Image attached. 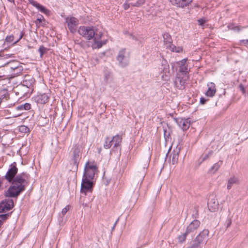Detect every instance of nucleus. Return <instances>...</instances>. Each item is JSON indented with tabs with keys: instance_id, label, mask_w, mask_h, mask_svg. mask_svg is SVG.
<instances>
[{
	"instance_id": "obj_1",
	"label": "nucleus",
	"mask_w": 248,
	"mask_h": 248,
	"mask_svg": "<svg viewBox=\"0 0 248 248\" xmlns=\"http://www.w3.org/2000/svg\"><path fill=\"white\" fill-rule=\"evenodd\" d=\"M18 169L16 164L14 162L10 165V168L7 172L5 177L9 182H12V185L9 187L6 193V196L16 197L20 193L24 191L25 186L28 184V175L23 173L16 175Z\"/></svg>"
},
{
	"instance_id": "obj_2",
	"label": "nucleus",
	"mask_w": 248,
	"mask_h": 248,
	"mask_svg": "<svg viewBox=\"0 0 248 248\" xmlns=\"http://www.w3.org/2000/svg\"><path fill=\"white\" fill-rule=\"evenodd\" d=\"M97 169L96 165L91 164L89 162H87L85 166V171L83 178L90 180L93 179L97 171Z\"/></svg>"
},
{
	"instance_id": "obj_3",
	"label": "nucleus",
	"mask_w": 248,
	"mask_h": 248,
	"mask_svg": "<svg viewBox=\"0 0 248 248\" xmlns=\"http://www.w3.org/2000/svg\"><path fill=\"white\" fill-rule=\"evenodd\" d=\"M209 235V231L207 229H204L195 238L194 241L196 247H198L202 244H205L207 238Z\"/></svg>"
},
{
	"instance_id": "obj_4",
	"label": "nucleus",
	"mask_w": 248,
	"mask_h": 248,
	"mask_svg": "<svg viewBox=\"0 0 248 248\" xmlns=\"http://www.w3.org/2000/svg\"><path fill=\"white\" fill-rule=\"evenodd\" d=\"M92 180L83 178L81 183V192L86 194L88 192H91L93 188Z\"/></svg>"
},
{
	"instance_id": "obj_5",
	"label": "nucleus",
	"mask_w": 248,
	"mask_h": 248,
	"mask_svg": "<svg viewBox=\"0 0 248 248\" xmlns=\"http://www.w3.org/2000/svg\"><path fill=\"white\" fill-rule=\"evenodd\" d=\"M14 207L13 200L7 199L0 203V213L6 212L9 211Z\"/></svg>"
},
{
	"instance_id": "obj_6",
	"label": "nucleus",
	"mask_w": 248,
	"mask_h": 248,
	"mask_svg": "<svg viewBox=\"0 0 248 248\" xmlns=\"http://www.w3.org/2000/svg\"><path fill=\"white\" fill-rule=\"evenodd\" d=\"M187 78L186 75H181L180 74H178L174 82L176 87L179 89H184Z\"/></svg>"
},
{
	"instance_id": "obj_7",
	"label": "nucleus",
	"mask_w": 248,
	"mask_h": 248,
	"mask_svg": "<svg viewBox=\"0 0 248 248\" xmlns=\"http://www.w3.org/2000/svg\"><path fill=\"white\" fill-rule=\"evenodd\" d=\"M117 60L119 61L120 65L123 66H125L129 62V57L126 56L125 50L124 49L121 50L117 56Z\"/></svg>"
},
{
	"instance_id": "obj_8",
	"label": "nucleus",
	"mask_w": 248,
	"mask_h": 248,
	"mask_svg": "<svg viewBox=\"0 0 248 248\" xmlns=\"http://www.w3.org/2000/svg\"><path fill=\"white\" fill-rule=\"evenodd\" d=\"M68 29L72 31L75 30L78 25V20L73 16H67L65 18Z\"/></svg>"
},
{
	"instance_id": "obj_9",
	"label": "nucleus",
	"mask_w": 248,
	"mask_h": 248,
	"mask_svg": "<svg viewBox=\"0 0 248 248\" xmlns=\"http://www.w3.org/2000/svg\"><path fill=\"white\" fill-rule=\"evenodd\" d=\"M103 35L102 32H95L92 34V39L94 43L97 44V47L98 48L101 47L103 45L106 43V40H100Z\"/></svg>"
},
{
	"instance_id": "obj_10",
	"label": "nucleus",
	"mask_w": 248,
	"mask_h": 248,
	"mask_svg": "<svg viewBox=\"0 0 248 248\" xmlns=\"http://www.w3.org/2000/svg\"><path fill=\"white\" fill-rule=\"evenodd\" d=\"M175 121L179 126L183 130H186L190 125V121L189 119L182 118H175Z\"/></svg>"
},
{
	"instance_id": "obj_11",
	"label": "nucleus",
	"mask_w": 248,
	"mask_h": 248,
	"mask_svg": "<svg viewBox=\"0 0 248 248\" xmlns=\"http://www.w3.org/2000/svg\"><path fill=\"white\" fill-rule=\"evenodd\" d=\"M72 160L76 167H78L80 154V147L79 145H75L72 149Z\"/></svg>"
},
{
	"instance_id": "obj_12",
	"label": "nucleus",
	"mask_w": 248,
	"mask_h": 248,
	"mask_svg": "<svg viewBox=\"0 0 248 248\" xmlns=\"http://www.w3.org/2000/svg\"><path fill=\"white\" fill-rule=\"evenodd\" d=\"M200 222L198 220H194L186 227V232L188 234L196 231L200 225Z\"/></svg>"
},
{
	"instance_id": "obj_13",
	"label": "nucleus",
	"mask_w": 248,
	"mask_h": 248,
	"mask_svg": "<svg viewBox=\"0 0 248 248\" xmlns=\"http://www.w3.org/2000/svg\"><path fill=\"white\" fill-rule=\"evenodd\" d=\"M208 207L210 211L214 212L218 209L219 203L217 199L213 198L209 200L208 202Z\"/></svg>"
},
{
	"instance_id": "obj_14",
	"label": "nucleus",
	"mask_w": 248,
	"mask_h": 248,
	"mask_svg": "<svg viewBox=\"0 0 248 248\" xmlns=\"http://www.w3.org/2000/svg\"><path fill=\"white\" fill-rule=\"evenodd\" d=\"M149 163V159H146L145 161L143 166L142 167V168L140 169V170L141 171L140 172V174L139 175H138L137 176H138L139 177V182H140V185H141V184L144 179V176L145 175L146 170L148 167Z\"/></svg>"
},
{
	"instance_id": "obj_15",
	"label": "nucleus",
	"mask_w": 248,
	"mask_h": 248,
	"mask_svg": "<svg viewBox=\"0 0 248 248\" xmlns=\"http://www.w3.org/2000/svg\"><path fill=\"white\" fill-rule=\"evenodd\" d=\"M30 3L32 4L33 6L36 7L38 10L41 12L43 13H44L46 15H49L50 13V11L46 9L44 6L40 4L37 2L34 1V0H30Z\"/></svg>"
},
{
	"instance_id": "obj_16",
	"label": "nucleus",
	"mask_w": 248,
	"mask_h": 248,
	"mask_svg": "<svg viewBox=\"0 0 248 248\" xmlns=\"http://www.w3.org/2000/svg\"><path fill=\"white\" fill-rule=\"evenodd\" d=\"M178 64L180 67L179 74L181 75H186L188 72L187 65L186 64V60L185 59L182 60L178 62Z\"/></svg>"
},
{
	"instance_id": "obj_17",
	"label": "nucleus",
	"mask_w": 248,
	"mask_h": 248,
	"mask_svg": "<svg viewBox=\"0 0 248 248\" xmlns=\"http://www.w3.org/2000/svg\"><path fill=\"white\" fill-rule=\"evenodd\" d=\"M180 152V148L176 147L170 155V158H171L172 164L175 165L177 163L179 154Z\"/></svg>"
},
{
	"instance_id": "obj_18",
	"label": "nucleus",
	"mask_w": 248,
	"mask_h": 248,
	"mask_svg": "<svg viewBox=\"0 0 248 248\" xmlns=\"http://www.w3.org/2000/svg\"><path fill=\"white\" fill-rule=\"evenodd\" d=\"M193 0H170L172 4L184 7L188 5Z\"/></svg>"
},
{
	"instance_id": "obj_19",
	"label": "nucleus",
	"mask_w": 248,
	"mask_h": 248,
	"mask_svg": "<svg viewBox=\"0 0 248 248\" xmlns=\"http://www.w3.org/2000/svg\"><path fill=\"white\" fill-rule=\"evenodd\" d=\"M207 86L208 88V90L206 92V95L209 97L214 96L216 92L215 84L212 82H210L207 84Z\"/></svg>"
},
{
	"instance_id": "obj_20",
	"label": "nucleus",
	"mask_w": 248,
	"mask_h": 248,
	"mask_svg": "<svg viewBox=\"0 0 248 248\" xmlns=\"http://www.w3.org/2000/svg\"><path fill=\"white\" fill-rule=\"evenodd\" d=\"M122 137L118 135L113 137L112 139L111 140L112 145L113 144V147L112 150H115V149H117L120 146L121 143L122 142Z\"/></svg>"
},
{
	"instance_id": "obj_21",
	"label": "nucleus",
	"mask_w": 248,
	"mask_h": 248,
	"mask_svg": "<svg viewBox=\"0 0 248 248\" xmlns=\"http://www.w3.org/2000/svg\"><path fill=\"white\" fill-rule=\"evenodd\" d=\"M101 27L97 25V26L80 27V29L81 31H98L100 30Z\"/></svg>"
},
{
	"instance_id": "obj_22",
	"label": "nucleus",
	"mask_w": 248,
	"mask_h": 248,
	"mask_svg": "<svg viewBox=\"0 0 248 248\" xmlns=\"http://www.w3.org/2000/svg\"><path fill=\"white\" fill-rule=\"evenodd\" d=\"M38 102L41 104H45L48 100V96L46 93L40 94L38 96Z\"/></svg>"
},
{
	"instance_id": "obj_23",
	"label": "nucleus",
	"mask_w": 248,
	"mask_h": 248,
	"mask_svg": "<svg viewBox=\"0 0 248 248\" xmlns=\"http://www.w3.org/2000/svg\"><path fill=\"white\" fill-rule=\"evenodd\" d=\"M238 180L237 178L234 176L232 177H231L228 181L227 188L228 189H230L232 188L233 185L237 184L238 183Z\"/></svg>"
},
{
	"instance_id": "obj_24",
	"label": "nucleus",
	"mask_w": 248,
	"mask_h": 248,
	"mask_svg": "<svg viewBox=\"0 0 248 248\" xmlns=\"http://www.w3.org/2000/svg\"><path fill=\"white\" fill-rule=\"evenodd\" d=\"M162 35L165 43L170 44L172 42L171 36L168 32H165Z\"/></svg>"
},
{
	"instance_id": "obj_25",
	"label": "nucleus",
	"mask_w": 248,
	"mask_h": 248,
	"mask_svg": "<svg viewBox=\"0 0 248 248\" xmlns=\"http://www.w3.org/2000/svg\"><path fill=\"white\" fill-rule=\"evenodd\" d=\"M80 34L82 35L83 37H84L87 40H90L92 39V34L93 33H95V32H79Z\"/></svg>"
},
{
	"instance_id": "obj_26",
	"label": "nucleus",
	"mask_w": 248,
	"mask_h": 248,
	"mask_svg": "<svg viewBox=\"0 0 248 248\" xmlns=\"http://www.w3.org/2000/svg\"><path fill=\"white\" fill-rule=\"evenodd\" d=\"M222 164V161H219L215 163L211 168L210 171L213 173L216 172L220 168Z\"/></svg>"
},
{
	"instance_id": "obj_27",
	"label": "nucleus",
	"mask_w": 248,
	"mask_h": 248,
	"mask_svg": "<svg viewBox=\"0 0 248 248\" xmlns=\"http://www.w3.org/2000/svg\"><path fill=\"white\" fill-rule=\"evenodd\" d=\"M170 49L173 52H182L183 50L182 47L179 46H175L172 44H171L170 46Z\"/></svg>"
},
{
	"instance_id": "obj_28",
	"label": "nucleus",
	"mask_w": 248,
	"mask_h": 248,
	"mask_svg": "<svg viewBox=\"0 0 248 248\" xmlns=\"http://www.w3.org/2000/svg\"><path fill=\"white\" fill-rule=\"evenodd\" d=\"M145 2V0H138L135 3H130L131 6L134 7H140L144 4Z\"/></svg>"
},
{
	"instance_id": "obj_29",
	"label": "nucleus",
	"mask_w": 248,
	"mask_h": 248,
	"mask_svg": "<svg viewBox=\"0 0 248 248\" xmlns=\"http://www.w3.org/2000/svg\"><path fill=\"white\" fill-rule=\"evenodd\" d=\"M112 145V140H110L108 138H107L104 144V147L105 149H109Z\"/></svg>"
},
{
	"instance_id": "obj_30",
	"label": "nucleus",
	"mask_w": 248,
	"mask_h": 248,
	"mask_svg": "<svg viewBox=\"0 0 248 248\" xmlns=\"http://www.w3.org/2000/svg\"><path fill=\"white\" fill-rule=\"evenodd\" d=\"M187 234L188 233H186V231L185 233H183L182 235H179L178 237L179 242L180 243H183L185 241Z\"/></svg>"
},
{
	"instance_id": "obj_31",
	"label": "nucleus",
	"mask_w": 248,
	"mask_h": 248,
	"mask_svg": "<svg viewBox=\"0 0 248 248\" xmlns=\"http://www.w3.org/2000/svg\"><path fill=\"white\" fill-rule=\"evenodd\" d=\"M228 30H233L234 31H238L241 29L239 26H234L233 24H230L228 26Z\"/></svg>"
},
{
	"instance_id": "obj_32",
	"label": "nucleus",
	"mask_w": 248,
	"mask_h": 248,
	"mask_svg": "<svg viewBox=\"0 0 248 248\" xmlns=\"http://www.w3.org/2000/svg\"><path fill=\"white\" fill-rule=\"evenodd\" d=\"M19 131L24 133H27L29 132V128L25 125H21L19 127Z\"/></svg>"
},
{
	"instance_id": "obj_33",
	"label": "nucleus",
	"mask_w": 248,
	"mask_h": 248,
	"mask_svg": "<svg viewBox=\"0 0 248 248\" xmlns=\"http://www.w3.org/2000/svg\"><path fill=\"white\" fill-rule=\"evenodd\" d=\"M38 51L40 53V57H42L43 54L46 52V48L43 46H41L38 49Z\"/></svg>"
},
{
	"instance_id": "obj_34",
	"label": "nucleus",
	"mask_w": 248,
	"mask_h": 248,
	"mask_svg": "<svg viewBox=\"0 0 248 248\" xmlns=\"http://www.w3.org/2000/svg\"><path fill=\"white\" fill-rule=\"evenodd\" d=\"M9 94L6 92V91H4V93L1 94L0 96V98H1V101L2 99L5 98L6 100H7L9 98Z\"/></svg>"
},
{
	"instance_id": "obj_35",
	"label": "nucleus",
	"mask_w": 248,
	"mask_h": 248,
	"mask_svg": "<svg viewBox=\"0 0 248 248\" xmlns=\"http://www.w3.org/2000/svg\"><path fill=\"white\" fill-rule=\"evenodd\" d=\"M14 36L12 35H9L8 36H7V37L5 39V42L7 43H12L14 41Z\"/></svg>"
},
{
	"instance_id": "obj_36",
	"label": "nucleus",
	"mask_w": 248,
	"mask_h": 248,
	"mask_svg": "<svg viewBox=\"0 0 248 248\" xmlns=\"http://www.w3.org/2000/svg\"><path fill=\"white\" fill-rule=\"evenodd\" d=\"M69 210V205H67L64 208L62 209V214L64 216L67 211Z\"/></svg>"
},
{
	"instance_id": "obj_37",
	"label": "nucleus",
	"mask_w": 248,
	"mask_h": 248,
	"mask_svg": "<svg viewBox=\"0 0 248 248\" xmlns=\"http://www.w3.org/2000/svg\"><path fill=\"white\" fill-rule=\"evenodd\" d=\"M24 110H29L31 108V105L29 103H25L23 105Z\"/></svg>"
},
{
	"instance_id": "obj_38",
	"label": "nucleus",
	"mask_w": 248,
	"mask_h": 248,
	"mask_svg": "<svg viewBox=\"0 0 248 248\" xmlns=\"http://www.w3.org/2000/svg\"><path fill=\"white\" fill-rule=\"evenodd\" d=\"M42 22V19L41 18H37L35 21L36 24L37 26H39L40 24Z\"/></svg>"
},
{
	"instance_id": "obj_39",
	"label": "nucleus",
	"mask_w": 248,
	"mask_h": 248,
	"mask_svg": "<svg viewBox=\"0 0 248 248\" xmlns=\"http://www.w3.org/2000/svg\"><path fill=\"white\" fill-rule=\"evenodd\" d=\"M199 24L200 25H203V24L205 23V20L203 19H199L198 20Z\"/></svg>"
},
{
	"instance_id": "obj_40",
	"label": "nucleus",
	"mask_w": 248,
	"mask_h": 248,
	"mask_svg": "<svg viewBox=\"0 0 248 248\" xmlns=\"http://www.w3.org/2000/svg\"><path fill=\"white\" fill-rule=\"evenodd\" d=\"M22 36H23V34H22V33H20V35H19V38H18V39H17L16 40V41H15L13 43V44H15L17 42H18V41L20 40V39L22 37Z\"/></svg>"
},
{
	"instance_id": "obj_41",
	"label": "nucleus",
	"mask_w": 248,
	"mask_h": 248,
	"mask_svg": "<svg viewBox=\"0 0 248 248\" xmlns=\"http://www.w3.org/2000/svg\"><path fill=\"white\" fill-rule=\"evenodd\" d=\"M130 4L124 3L123 5V7L125 10H127L129 8Z\"/></svg>"
},
{
	"instance_id": "obj_42",
	"label": "nucleus",
	"mask_w": 248,
	"mask_h": 248,
	"mask_svg": "<svg viewBox=\"0 0 248 248\" xmlns=\"http://www.w3.org/2000/svg\"><path fill=\"white\" fill-rule=\"evenodd\" d=\"M206 101H207V100H206L205 98H203V97H202V98H201V99H200V102H201V103L202 104H205V102H206Z\"/></svg>"
},
{
	"instance_id": "obj_43",
	"label": "nucleus",
	"mask_w": 248,
	"mask_h": 248,
	"mask_svg": "<svg viewBox=\"0 0 248 248\" xmlns=\"http://www.w3.org/2000/svg\"><path fill=\"white\" fill-rule=\"evenodd\" d=\"M239 88H240V90L242 91V93H245V89L244 87L242 85H240Z\"/></svg>"
},
{
	"instance_id": "obj_44",
	"label": "nucleus",
	"mask_w": 248,
	"mask_h": 248,
	"mask_svg": "<svg viewBox=\"0 0 248 248\" xmlns=\"http://www.w3.org/2000/svg\"><path fill=\"white\" fill-rule=\"evenodd\" d=\"M226 223H227V227H229L231 223H232V221H231V219H228L226 221Z\"/></svg>"
},
{
	"instance_id": "obj_45",
	"label": "nucleus",
	"mask_w": 248,
	"mask_h": 248,
	"mask_svg": "<svg viewBox=\"0 0 248 248\" xmlns=\"http://www.w3.org/2000/svg\"><path fill=\"white\" fill-rule=\"evenodd\" d=\"M17 108L18 109H20V110H24V107L23 106V105L20 106H18Z\"/></svg>"
},
{
	"instance_id": "obj_46",
	"label": "nucleus",
	"mask_w": 248,
	"mask_h": 248,
	"mask_svg": "<svg viewBox=\"0 0 248 248\" xmlns=\"http://www.w3.org/2000/svg\"><path fill=\"white\" fill-rule=\"evenodd\" d=\"M118 220H119V219H118L116 221V222H115V223H114V224L113 226V227H112V231L114 229V228H115V226H116V225L117 223L118 222Z\"/></svg>"
},
{
	"instance_id": "obj_47",
	"label": "nucleus",
	"mask_w": 248,
	"mask_h": 248,
	"mask_svg": "<svg viewBox=\"0 0 248 248\" xmlns=\"http://www.w3.org/2000/svg\"><path fill=\"white\" fill-rule=\"evenodd\" d=\"M7 215V214H5V215H0V216H1V217H6Z\"/></svg>"
},
{
	"instance_id": "obj_48",
	"label": "nucleus",
	"mask_w": 248,
	"mask_h": 248,
	"mask_svg": "<svg viewBox=\"0 0 248 248\" xmlns=\"http://www.w3.org/2000/svg\"><path fill=\"white\" fill-rule=\"evenodd\" d=\"M207 157H208V155H206L204 157V158H203V160H204L206 158H207Z\"/></svg>"
},
{
	"instance_id": "obj_49",
	"label": "nucleus",
	"mask_w": 248,
	"mask_h": 248,
	"mask_svg": "<svg viewBox=\"0 0 248 248\" xmlns=\"http://www.w3.org/2000/svg\"><path fill=\"white\" fill-rule=\"evenodd\" d=\"M10 2H13L14 1V0H8Z\"/></svg>"
},
{
	"instance_id": "obj_50",
	"label": "nucleus",
	"mask_w": 248,
	"mask_h": 248,
	"mask_svg": "<svg viewBox=\"0 0 248 248\" xmlns=\"http://www.w3.org/2000/svg\"><path fill=\"white\" fill-rule=\"evenodd\" d=\"M4 77V75H0V78H2Z\"/></svg>"
},
{
	"instance_id": "obj_51",
	"label": "nucleus",
	"mask_w": 248,
	"mask_h": 248,
	"mask_svg": "<svg viewBox=\"0 0 248 248\" xmlns=\"http://www.w3.org/2000/svg\"><path fill=\"white\" fill-rule=\"evenodd\" d=\"M25 83H26V81H24L23 82V84H24V85H25Z\"/></svg>"
},
{
	"instance_id": "obj_52",
	"label": "nucleus",
	"mask_w": 248,
	"mask_h": 248,
	"mask_svg": "<svg viewBox=\"0 0 248 248\" xmlns=\"http://www.w3.org/2000/svg\"><path fill=\"white\" fill-rule=\"evenodd\" d=\"M1 98H0V104L1 103Z\"/></svg>"
},
{
	"instance_id": "obj_53",
	"label": "nucleus",
	"mask_w": 248,
	"mask_h": 248,
	"mask_svg": "<svg viewBox=\"0 0 248 248\" xmlns=\"http://www.w3.org/2000/svg\"><path fill=\"white\" fill-rule=\"evenodd\" d=\"M137 181H139V180H138V179H137Z\"/></svg>"
},
{
	"instance_id": "obj_54",
	"label": "nucleus",
	"mask_w": 248,
	"mask_h": 248,
	"mask_svg": "<svg viewBox=\"0 0 248 248\" xmlns=\"http://www.w3.org/2000/svg\"><path fill=\"white\" fill-rule=\"evenodd\" d=\"M0 56H1V55L0 54Z\"/></svg>"
}]
</instances>
